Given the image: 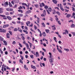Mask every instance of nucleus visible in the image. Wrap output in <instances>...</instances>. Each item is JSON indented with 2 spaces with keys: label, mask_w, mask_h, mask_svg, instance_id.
I'll use <instances>...</instances> for the list:
<instances>
[{
  "label": "nucleus",
  "mask_w": 75,
  "mask_h": 75,
  "mask_svg": "<svg viewBox=\"0 0 75 75\" xmlns=\"http://www.w3.org/2000/svg\"><path fill=\"white\" fill-rule=\"evenodd\" d=\"M49 61H50V63H52V62L53 61H52V59H49Z\"/></svg>",
  "instance_id": "bb28decb"
},
{
  "label": "nucleus",
  "mask_w": 75,
  "mask_h": 75,
  "mask_svg": "<svg viewBox=\"0 0 75 75\" xmlns=\"http://www.w3.org/2000/svg\"><path fill=\"white\" fill-rule=\"evenodd\" d=\"M15 70V68L13 67L12 68V72H14V71Z\"/></svg>",
  "instance_id": "4d7b16f0"
},
{
  "label": "nucleus",
  "mask_w": 75,
  "mask_h": 75,
  "mask_svg": "<svg viewBox=\"0 0 75 75\" xmlns=\"http://www.w3.org/2000/svg\"><path fill=\"white\" fill-rule=\"evenodd\" d=\"M34 6H35V7H36V8H38V5L37 4L34 5Z\"/></svg>",
  "instance_id": "4c0bfd02"
},
{
  "label": "nucleus",
  "mask_w": 75,
  "mask_h": 75,
  "mask_svg": "<svg viewBox=\"0 0 75 75\" xmlns=\"http://www.w3.org/2000/svg\"><path fill=\"white\" fill-rule=\"evenodd\" d=\"M30 57L31 58H32V59H33L34 58V55H30Z\"/></svg>",
  "instance_id": "473e14b6"
},
{
  "label": "nucleus",
  "mask_w": 75,
  "mask_h": 75,
  "mask_svg": "<svg viewBox=\"0 0 75 75\" xmlns=\"http://www.w3.org/2000/svg\"><path fill=\"white\" fill-rule=\"evenodd\" d=\"M74 27L75 25H74V24H72L71 26V28H72V27Z\"/></svg>",
  "instance_id": "72a5a7b5"
},
{
  "label": "nucleus",
  "mask_w": 75,
  "mask_h": 75,
  "mask_svg": "<svg viewBox=\"0 0 75 75\" xmlns=\"http://www.w3.org/2000/svg\"><path fill=\"white\" fill-rule=\"evenodd\" d=\"M31 67L33 69H36V68L35 66H31Z\"/></svg>",
  "instance_id": "c85d7f7f"
},
{
  "label": "nucleus",
  "mask_w": 75,
  "mask_h": 75,
  "mask_svg": "<svg viewBox=\"0 0 75 75\" xmlns=\"http://www.w3.org/2000/svg\"><path fill=\"white\" fill-rule=\"evenodd\" d=\"M9 5L10 6V7H12V5L10 3H9Z\"/></svg>",
  "instance_id": "052dcab7"
},
{
  "label": "nucleus",
  "mask_w": 75,
  "mask_h": 75,
  "mask_svg": "<svg viewBox=\"0 0 75 75\" xmlns=\"http://www.w3.org/2000/svg\"><path fill=\"white\" fill-rule=\"evenodd\" d=\"M25 45H26L27 47H29V46H28V43H25Z\"/></svg>",
  "instance_id": "69168bd1"
},
{
  "label": "nucleus",
  "mask_w": 75,
  "mask_h": 75,
  "mask_svg": "<svg viewBox=\"0 0 75 75\" xmlns=\"http://www.w3.org/2000/svg\"><path fill=\"white\" fill-rule=\"evenodd\" d=\"M52 1L53 2L54 4H57V1L56 0H52Z\"/></svg>",
  "instance_id": "0eeeda50"
},
{
  "label": "nucleus",
  "mask_w": 75,
  "mask_h": 75,
  "mask_svg": "<svg viewBox=\"0 0 75 75\" xmlns=\"http://www.w3.org/2000/svg\"><path fill=\"white\" fill-rule=\"evenodd\" d=\"M6 37L8 38H10V34H9V33H8L6 34Z\"/></svg>",
  "instance_id": "7ed1b4c3"
},
{
  "label": "nucleus",
  "mask_w": 75,
  "mask_h": 75,
  "mask_svg": "<svg viewBox=\"0 0 75 75\" xmlns=\"http://www.w3.org/2000/svg\"><path fill=\"white\" fill-rule=\"evenodd\" d=\"M18 15L19 16V17H22L23 16V14L21 13L18 14Z\"/></svg>",
  "instance_id": "b1692460"
},
{
  "label": "nucleus",
  "mask_w": 75,
  "mask_h": 75,
  "mask_svg": "<svg viewBox=\"0 0 75 75\" xmlns=\"http://www.w3.org/2000/svg\"><path fill=\"white\" fill-rule=\"evenodd\" d=\"M22 5H23V6H26V7H27L28 6L25 3H22Z\"/></svg>",
  "instance_id": "6ab92c4d"
},
{
  "label": "nucleus",
  "mask_w": 75,
  "mask_h": 75,
  "mask_svg": "<svg viewBox=\"0 0 75 75\" xmlns=\"http://www.w3.org/2000/svg\"><path fill=\"white\" fill-rule=\"evenodd\" d=\"M60 8L61 9V10H62V11H64V8H62V7H61Z\"/></svg>",
  "instance_id": "de8ad7c7"
},
{
  "label": "nucleus",
  "mask_w": 75,
  "mask_h": 75,
  "mask_svg": "<svg viewBox=\"0 0 75 75\" xmlns=\"http://www.w3.org/2000/svg\"><path fill=\"white\" fill-rule=\"evenodd\" d=\"M26 25H27V26H28V24H30V23H31L29 21H28L27 23L26 22Z\"/></svg>",
  "instance_id": "9b49d317"
},
{
  "label": "nucleus",
  "mask_w": 75,
  "mask_h": 75,
  "mask_svg": "<svg viewBox=\"0 0 75 75\" xmlns=\"http://www.w3.org/2000/svg\"><path fill=\"white\" fill-rule=\"evenodd\" d=\"M18 11H19V12H21V13H23V10H18Z\"/></svg>",
  "instance_id": "ea45409f"
},
{
  "label": "nucleus",
  "mask_w": 75,
  "mask_h": 75,
  "mask_svg": "<svg viewBox=\"0 0 75 75\" xmlns=\"http://www.w3.org/2000/svg\"><path fill=\"white\" fill-rule=\"evenodd\" d=\"M43 14H44V15H45V16H46V11H45V10H44L43 11Z\"/></svg>",
  "instance_id": "412c9836"
},
{
  "label": "nucleus",
  "mask_w": 75,
  "mask_h": 75,
  "mask_svg": "<svg viewBox=\"0 0 75 75\" xmlns=\"http://www.w3.org/2000/svg\"><path fill=\"white\" fill-rule=\"evenodd\" d=\"M31 13V11L29 10V11H27V12H26V14H29V13Z\"/></svg>",
  "instance_id": "9d476101"
},
{
  "label": "nucleus",
  "mask_w": 75,
  "mask_h": 75,
  "mask_svg": "<svg viewBox=\"0 0 75 75\" xmlns=\"http://www.w3.org/2000/svg\"><path fill=\"white\" fill-rule=\"evenodd\" d=\"M21 38H22V40H25V38L23 36H22L21 37Z\"/></svg>",
  "instance_id": "a18cd8bd"
},
{
  "label": "nucleus",
  "mask_w": 75,
  "mask_h": 75,
  "mask_svg": "<svg viewBox=\"0 0 75 75\" xmlns=\"http://www.w3.org/2000/svg\"><path fill=\"white\" fill-rule=\"evenodd\" d=\"M6 17L9 20H12L11 18L9 16H7Z\"/></svg>",
  "instance_id": "423d86ee"
},
{
  "label": "nucleus",
  "mask_w": 75,
  "mask_h": 75,
  "mask_svg": "<svg viewBox=\"0 0 75 75\" xmlns=\"http://www.w3.org/2000/svg\"><path fill=\"white\" fill-rule=\"evenodd\" d=\"M55 26V25H54L53 26H52V29L53 30H56V28L54 26Z\"/></svg>",
  "instance_id": "20e7f679"
},
{
  "label": "nucleus",
  "mask_w": 75,
  "mask_h": 75,
  "mask_svg": "<svg viewBox=\"0 0 75 75\" xmlns=\"http://www.w3.org/2000/svg\"><path fill=\"white\" fill-rule=\"evenodd\" d=\"M41 24L42 25L43 27H45V25L44 24V23H41Z\"/></svg>",
  "instance_id": "aec40b11"
},
{
  "label": "nucleus",
  "mask_w": 75,
  "mask_h": 75,
  "mask_svg": "<svg viewBox=\"0 0 75 75\" xmlns=\"http://www.w3.org/2000/svg\"><path fill=\"white\" fill-rule=\"evenodd\" d=\"M44 8L46 10H47V9L48 8V6L47 5H45L44 7Z\"/></svg>",
  "instance_id": "393cba45"
},
{
  "label": "nucleus",
  "mask_w": 75,
  "mask_h": 75,
  "mask_svg": "<svg viewBox=\"0 0 75 75\" xmlns=\"http://www.w3.org/2000/svg\"><path fill=\"white\" fill-rule=\"evenodd\" d=\"M53 39H54V41H55V42H57V41L56 40H57V38H56V37H54Z\"/></svg>",
  "instance_id": "c756f323"
},
{
  "label": "nucleus",
  "mask_w": 75,
  "mask_h": 75,
  "mask_svg": "<svg viewBox=\"0 0 75 75\" xmlns=\"http://www.w3.org/2000/svg\"><path fill=\"white\" fill-rule=\"evenodd\" d=\"M58 51L60 53H62V51L61 50L58 49Z\"/></svg>",
  "instance_id": "f704fd0d"
},
{
  "label": "nucleus",
  "mask_w": 75,
  "mask_h": 75,
  "mask_svg": "<svg viewBox=\"0 0 75 75\" xmlns=\"http://www.w3.org/2000/svg\"><path fill=\"white\" fill-rule=\"evenodd\" d=\"M64 50H65V51H67V52H68V51H69V49H65L64 48Z\"/></svg>",
  "instance_id": "79ce46f5"
},
{
  "label": "nucleus",
  "mask_w": 75,
  "mask_h": 75,
  "mask_svg": "<svg viewBox=\"0 0 75 75\" xmlns=\"http://www.w3.org/2000/svg\"><path fill=\"white\" fill-rule=\"evenodd\" d=\"M27 38L28 40H31V38H30L29 36Z\"/></svg>",
  "instance_id": "864d4df0"
},
{
  "label": "nucleus",
  "mask_w": 75,
  "mask_h": 75,
  "mask_svg": "<svg viewBox=\"0 0 75 75\" xmlns=\"http://www.w3.org/2000/svg\"><path fill=\"white\" fill-rule=\"evenodd\" d=\"M22 8H23V7L21 6H20V7L18 8V9H22Z\"/></svg>",
  "instance_id": "603ef678"
},
{
  "label": "nucleus",
  "mask_w": 75,
  "mask_h": 75,
  "mask_svg": "<svg viewBox=\"0 0 75 75\" xmlns=\"http://www.w3.org/2000/svg\"><path fill=\"white\" fill-rule=\"evenodd\" d=\"M3 42L5 45H7V42H6V41L4 40Z\"/></svg>",
  "instance_id": "ddd939ff"
},
{
  "label": "nucleus",
  "mask_w": 75,
  "mask_h": 75,
  "mask_svg": "<svg viewBox=\"0 0 75 75\" xmlns=\"http://www.w3.org/2000/svg\"><path fill=\"white\" fill-rule=\"evenodd\" d=\"M16 44V42L15 41H13L12 42V44H13V45H14V44Z\"/></svg>",
  "instance_id": "09e8293b"
},
{
  "label": "nucleus",
  "mask_w": 75,
  "mask_h": 75,
  "mask_svg": "<svg viewBox=\"0 0 75 75\" xmlns=\"http://www.w3.org/2000/svg\"><path fill=\"white\" fill-rule=\"evenodd\" d=\"M19 45L20 47H23V45H21V44L20 43H19Z\"/></svg>",
  "instance_id": "c03bdc74"
},
{
  "label": "nucleus",
  "mask_w": 75,
  "mask_h": 75,
  "mask_svg": "<svg viewBox=\"0 0 75 75\" xmlns=\"http://www.w3.org/2000/svg\"><path fill=\"white\" fill-rule=\"evenodd\" d=\"M25 30H28V28L27 26H25Z\"/></svg>",
  "instance_id": "e2e57ef3"
},
{
  "label": "nucleus",
  "mask_w": 75,
  "mask_h": 75,
  "mask_svg": "<svg viewBox=\"0 0 75 75\" xmlns=\"http://www.w3.org/2000/svg\"><path fill=\"white\" fill-rule=\"evenodd\" d=\"M20 57H21V59H22V60H23L24 58H23V56L20 55Z\"/></svg>",
  "instance_id": "7c9ffc66"
},
{
  "label": "nucleus",
  "mask_w": 75,
  "mask_h": 75,
  "mask_svg": "<svg viewBox=\"0 0 75 75\" xmlns=\"http://www.w3.org/2000/svg\"><path fill=\"white\" fill-rule=\"evenodd\" d=\"M36 57H39V54H38V52H36Z\"/></svg>",
  "instance_id": "f8f14e48"
},
{
  "label": "nucleus",
  "mask_w": 75,
  "mask_h": 75,
  "mask_svg": "<svg viewBox=\"0 0 75 75\" xmlns=\"http://www.w3.org/2000/svg\"><path fill=\"white\" fill-rule=\"evenodd\" d=\"M13 31H18V29L17 28H15Z\"/></svg>",
  "instance_id": "58836bf2"
},
{
  "label": "nucleus",
  "mask_w": 75,
  "mask_h": 75,
  "mask_svg": "<svg viewBox=\"0 0 75 75\" xmlns=\"http://www.w3.org/2000/svg\"><path fill=\"white\" fill-rule=\"evenodd\" d=\"M4 7H7L8 6V2H5L4 3Z\"/></svg>",
  "instance_id": "39448f33"
},
{
  "label": "nucleus",
  "mask_w": 75,
  "mask_h": 75,
  "mask_svg": "<svg viewBox=\"0 0 75 75\" xmlns=\"http://www.w3.org/2000/svg\"><path fill=\"white\" fill-rule=\"evenodd\" d=\"M24 68L26 70H28V68L26 66H25L24 67Z\"/></svg>",
  "instance_id": "8fccbe9b"
},
{
  "label": "nucleus",
  "mask_w": 75,
  "mask_h": 75,
  "mask_svg": "<svg viewBox=\"0 0 75 75\" xmlns=\"http://www.w3.org/2000/svg\"><path fill=\"white\" fill-rule=\"evenodd\" d=\"M0 51H1V54H3V52L2 51V50H1V49H0Z\"/></svg>",
  "instance_id": "bf43d9fd"
},
{
  "label": "nucleus",
  "mask_w": 75,
  "mask_h": 75,
  "mask_svg": "<svg viewBox=\"0 0 75 75\" xmlns=\"http://www.w3.org/2000/svg\"><path fill=\"white\" fill-rule=\"evenodd\" d=\"M15 3H19V0H13Z\"/></svg>",
  "instance_id": "f03ea898"
},
{
  "label": "nucleus",
  "mask_w": 75,
  "mask_h": 75,
  "mask_svg": "<svg viewBox=\"0 0 75 75\" xmlns=\"http://www.w3.org/2000/svg\"><path fill=\"white\" fill-rule=\"evenodd\" d=\"M56 13H57L58 16H59L61 15V13H60V12H58V11H57L56 12Z\"/></svg>",
  "instance_id": "f3484780"
},
{
  "label": "nucleus",
  "mask_w": 75,
  "mask_h": 75,
  "mask_svg": "<svg viewBox=\"0 0 75 75\" xmlns=\"http://www.w3.org/2000/svg\"><path fill=\"white\" fill-rule=\"evenodd\" d=\"M0 32L2 33H6V30L0 28Z\"/></svg>",
  "instance_id": "f257e3e1"
},
{
  "label": "nucleus",
  "mask_w": 75,
  "mask_h": 75,
  "mask_svg": "<svg viewBox=\"0 0 75 75\" xmlns=\"http://www.w3.org/2000/svg\"><path fill=\"white\" fill-rule=\"evenodd\" d=\"M4 67H2L1 70L3 72H4Z\"/></svg>",
  "instance_id": "a19ab883"
},
{
  "label": "nucleus",
  "mask_w": 75,
  "mask_h": 75,
  "mask_svg": "<svg viewBox=\"0 0 75 75\" xmlns=\"http://www.w3.org/2000/svg\"><path fill=\"white\" fill-rule=\"evenodd\" d=\"M53 52H54V53L55 52V48H54L53 49Z\"/></svg>",
  "instance_id": "338daca9"
},
{
  "label": "nucleus",
  "mask_w": 75,
  "mask_h": 75,
  "mask_svg": "<svg viewBox=\"0 0 75 75\" xmlns=\"http://www.w3.org/2000/svg\"><path fill=\"white\" fill-rule=\"evenodd\" d=\"M48 11L50 12H51V11H52V8H51V7L49 8L48 9Z\"/></svg>",
  "instance_id": "2eb2a0df"
},
{
  "label": "nucleus",
  "mask_w": 75,
  "mask_h": 75,
  "mask_svg": "<svg viewBox=\"0 0 75 75\" xmlns=\"http://www.w3.org/2000/svg\"><path fill=\"white\" fill-rule=\"evenodd\" d=\"M31 52H32V54H34V55H35V52H33V51H31Z\"/></svg>",
  "instance_id": "6e6d98bb"
},
{
  "label": "nucleus",
  "mask_w": 75,
  "mask_h": 75,
  "mask_svg": "<svg viewBox=\"0 0 75 75\" xmlns=\"http://www.w3.org/2000/svg\"><path fill=\"white\" fill-rule=\"evenodd\" d=\"M0 40L1 41H3L4 39L2 37H0Z\"/></svg>",
  "instance_id": "37998d69"
},
{
  "label": "nucleus",
  "mask_w": 75,
  "mask_h": 75,
  "mask_svg": "<svg viewBox=\"0 0 75 75\" xmlns=\"http://www.w3.org/2000/svg\"><path fill=\"white\" fill-rule=\"evenodd\" d=\"M3 13V9L1 8H0V14H1Z\"/></svg>",
  "instance_id": "6e6552de"
},
{
  "label": "nucleus",
  "mask_w": 75,
  "mask_h": 75,
  "mask_svg": "<svg viewBox=\"0 0 75 75\" xmlns=\"http://www.w3.org/2000/svg\"><path fill=\"white\" fill-rule=\"evenodd\" d=\"M6 10L7 11H10V8H6Z\"/></svg>",
  "instance_id": "5fc2aeb1"
},
{
  "label": "nucleus",
  "mask_w": 75,
  "mask_h": 75,
  "mask_svg": "<svg viewBox=\"0 0 75 75\" xmlns=\"http://www.w3.org/2000/svg\"><path fill=\"white\" fill-rule=\"evenodd\" d=\"M45 31L46 33H49V32H50V30H49V29H45Z\"/></svg>",
  "instance_id": "5701e85b"
},
{
  "label": "nucleus",
  "mask_w": 75,
  "mask_h": 75,
  "mask_svg": "<svg viewBox=\"0 0 75 75\" xmlns=\"http://www.w3.org/2000/svg\"><path fill=\"white\" fill-rule=\"evenodd\" d=\"M8 32L9 34H10V35H12V32L10 30H9Z\"/></svg>",
  "instance_id": "e433bc0d"
},
{
  "label": "nucleus",
  "mask_w": 75,
  "mask_h": 75,
  "mask_svg": "<svg viewBox=\"0 0 75 75\" xmlns=\"http://www.w3.org/2000/svg\"><path fill=\"white\" fill-rule=\"evenodd\" d=\"M13 13H14V11H13L12 12H10V14H11V15H13Z\"/></svg>",
  "instance_id": "680f3d73"
},
{
  "label": "nucleus",
  "mask_w": 75,
  "mask_h": 75,
  "mask_svg": "<svg viewBox=\"0 0 75 75\" xmlns=\"http://www.w3.org/2000/svg\"><path fill=\"white\" fill-rule=\"evenodd\" d=\"M19 53H20V54H23V52L22 51H20L19 52Z\"/></svg>",
  "instance_id": "0e129e2a"
},
{
  "label": "nucleus",
  "mask_w": 75,
  "mask_h": 75,
  "mask_svg": "<svg viewBox=\"0 0 75 75\" xmlns=\"http://www.w3.org/2000/svg\"><path fill=\"white\" fill-rule=\"evenodd\" d=\"M18 30L19 31H20V32H21V33H22V31H23V30H22L21 29V28H18Z\"/></svg>",
  "instance_id": "1a4fd4ad"
},
{
  "label": "nucleus",
  "mask_w": 75,
  "mask_h": 75,
  "mask_svg": "<svg viewBox=\"0 0 75 75\" xmlns=\"http://www.w3.org/2000/svg\"><path fill=\"white\" fill-rule=\"evenodd\" d=\"M72 10L73 11H75V8H74V7H72Z\"/></svg>",
  "instance_id": "13d9d810"
},
{
  "label": "nucleus",
  "mask_w": 75,
  "mask_h": 75,
  "mask_svg": "<svg viewBox=\"0 0 75 75\" xmlns=\"http://www.w3.org/2000/svg\"><path fill=\"white\" fill-rule=\"evenodd\" d=\"M46 11H47L48 14H50V12H49L48 10H47Z\"/></svg>",
  "instance_id": "3c124183"
},
{
  "label": "nucleus",
  "mask_w": 75,
  "mask_h": 75,
  "mask_svg": "<svg viewBox=\"0 0 75 75\" xmlns=\"http://www.w3.org/2000/svg\"><path fill=\"white\" fill-rule=\"evenodd\" d=\"M12 23L13 24H16V22H14V21H12Z\"/></svg>",
  "instance_id": "774afa93"
},
{
  "label": "nucleus",
  "mask_w": 75,
  "mask_h": 75,
  "mask_svg": "<svg viewBox=\"0 0 75 75\" xmlns=\"http://www.w3.org/2000/svg\"><path fill=\"white\" fill-rule=\"evenodd\" d=\"M23 32H24V33H25V34H28V32H27V30H23Z\"/></svg>",
  "instance_id": "a211bd4d"
},
{
  "label": "nucleus",
  "mask_w": 75,
  "mask_h": 75,
  "mask_svg": "<svg viewBox=\"0 0 75 75\" xmlns=\"http://www.w3.org/2000/svg\"><path fill=\"white\" fill-rule=\"evenodd\" d=\"M49 54L50 55L49 56L50 58H51V57H52V54L51 52H49Z\"/></svg>",
  "instance_id": "4468645a"
},
{
  "label": "nucleus",
  "mask_w": 75,
  "mask_h": 75,
  "mask_svg": "<svg viewBox=\"0 0 75 75\" xmlns=\"http://www.w3.org/2000/svg\"><path fill=\"white\" fill-rule=\"evenodd\" d=\"M0 16H1L2 17H6V16L5 15H0Z\"/></svg>",
  "instance_id": "2f4dec72"
},
{
  "label": "nucleus",
  "mask_w": 75,
  "mask_h": 75,
  "mask_svg": "<svg viewBox=\"0 0 75 75\" xmlns=\"http://www.w3.org/2000/svg\"><path fill=\"white\" fill-rule=\"evenodd\" d=\"M65 33H66V34H68V30H65Z\"/></svg>",
  "instance_id": "cd10ccee"
},
{
  "label": "nucleus",
  "mask_w": 75,
  "mask_h": 75,
  "mask_svg": "<svg viewBox=\"0 0 75 75\" xmlns=\"http://www.w3.org/2000/svg\"><path fill=\"white\" fill-rule=\"evenodd\" d=\"M71 14H68L67 15L66 17L67 18H69V17H71Z\"/></svg>",
  "instance_id": "dca6fc26"
},
{
  "label": "nucleus",
  "mask_w": 75,
  "mask_h": 75,
  "mask_svg": "<svg viewBox=\"0 0 75 75\" xmlns=\"http://www.w3.org/2000/svg\"><path fill=\"white\" fill-rule=\"evenodd\" d=\"M42 65H43V66H45V64H44V63H40V66H42Z\"/></svg>",
  "instance_id": "c9c22d12"
},
{
  "label": "nucleus",
  "mask_w": 75,
  "mask_h": 75,
  "mask_svg": "<svg viewBox=\"0 0 75 75\" xmlns=\"http://www.w3.org/2000/svg\"><path fill=\"white\" fill-rule=\"evenodd\" d=\"M5 14L6 15H9V13H8V12H6L5 13Z\"/></svg>",
  "instance_id": "49530a36"
},
{
  "label": "nucleus",
  "mask_w": 75,
  "mask_h": 75,
  "mask_svg": "<svg viewBox=\"0 0 75 75\" xmlns=\"http://www.w3.org/2000/svg\"><path fill=\"white\" fill-rule=\"evenodd\" d=\"M19 62L22 64H23V61L21 60V59H20L19 60Z\"/></svg>",
  "instance_id": "a878e982"
},
{
  "label": "nucleus",
  "mask_w": 75,
  "mask_h": 75,
  "mask_svg": "<svg viewBox=\"0 0 75 75\" xmlns=\"http://www.w3.org/2000/svg\"><path fill=\"white\" fill-rule=\"evenodd\" d=\"M42 35L44 37H45V36H46V34L45 32H43V33L42 34Z\"/></svg>",
  "instance_id": "4be33fe9"
}]
</instances>
